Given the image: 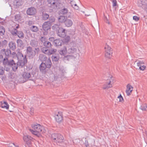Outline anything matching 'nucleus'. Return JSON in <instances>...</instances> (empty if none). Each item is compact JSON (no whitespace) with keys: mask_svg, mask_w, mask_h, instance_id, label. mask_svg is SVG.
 I'll return each mask as SVG.
<instances>
[{"mask_svg":"<svg viewBox=\"0 0 147 147\" xmlns=\"http://www.w3.org/2000/svg\"><path fill=\"white\" fill-rule=\"evenodd\" d=\"M84 144L86 147H88L89 146V144L87 140L85 141Z\"/></svg>","mask_w":147,"mask_h":147,"instance_id":"obj_54","label":"nucleus"},{"mask_svg":"<svg viewBox=\"0 0 147 147\" xmlns=\"http://www.w3.org/2000/svg\"><path fill=\"white\" fill-rule=\"evenodd\" d=\"M67 53L69 54H73V55H76L77 49L74 47H68Z\"/></svg>","mask_w":147,"mask_h":147,"instance_id":"obj_11","label":"nucleus"},{"mask_svg":"<svg viewBox=\"0 0 147 147\" xmlns=\"http://www.w3.org/2000/svg\"><path fill=\"white\" fill-rule=\"evenodd\" d=\"M55 21V18L51 16L49 18V21L47 22H49V23L50 24H51L52 23L54 22Z\"/></svg>","mask_w":147,"mask_h":147,"instance_id":"obj_40","label":"nucleus"},{"mask_svg":"<svg viewBox=\"0 0 147 147\" xmlns=\"http://www.w3.org/2000/svg\"><path fill=\"white\" fill-rule=\"evenodd\" d=\"M1 107L3 108L8 109L9 108V105L6 101H4L3 102H1Z\"/></svg>","mask_w":147,"mask_h":147,"instance_id":"obj_27","label":"nucleus"},{"mask_svg":"<svg viewBox=\"0 0 147 147\" xmlns=\"http://www.w3.org/2000/svg\"><path fill=\"white\" fill-rule=\"evenodd\" d=\"M112 51L105 52V57L108 59H110L112 56Z\"/></svg>","mask_w":147,"mask_h":147,"instance_id":"obj_34","label":"nucleus"},{"mask_svg":"<svg viewBox=\"0 0 147 147\" xmlns=\"http://www.w3.org/2000/svg\"><path fill=\"white\" fill-rule=\"evenodd\" d=\"M68 12V10L66 8H63L60 11V13L63 15L66 14Z\"/></svg>","mask_w":147,"mask_h":147,"instance_id":"obj_29","label":"nucleus"},{"mask_svg":"<svg viewBox=\"0 0 147 147\" xmlns=\"http://www.w3.org/2000/svg\"><path fill=\"white\" fill-rule=\"evenodd\" d=\"M17 35L20 38H23L24 37V34L23 32L21 31H18Z\"/></svg>","mask_w":147,"mask_h":147,"instance_id":"obj_30","label":"nucleus"},{"mask_svg":"<svg viewBox=\"0 0 147 147\" xmlns=\"http://www.w3.org/2000/svg\"><path fill=\"white\" fill-rule=\"evenodd\" d=\"M133 19L136 21H138L139 20V17L137 16H134L133 17Z\"/></svg>","mask_w":147,"mask_h":147,"instance_id":"obj_53","label":"nucleus"},{"mask_svg":"<svg viewBox=\"0 0 147 147\" xmlns=\"http://www.w3.org/2000/svg\"><path fill=\"white\" fill-rule=\"evenodd\" d=\"M22 17L20 14H16L15 16V20L16 21H18L19 20H21Z\"/></svg>","mask_w":147,"mask_h":147,"instance_id":"obj_39","label":"nucleus"},{"mask_svg":"<svg viewBox=\"0 0 147 147\" xmlns=\"http://www.w3.org/2000/svg\"><path fill=\"white\" fill-rule=\"evenodd\" d=\"M117 98L119 99V101L120 102H123L124 100L121 94H120V95L118 96Z\"/></svg>","mask_w":147,"mask_h":147,"instance_id":"obj_47","label":"nucleus"},{"mask_svg":"<svg viewBox=\"0 0 147 147\" xmlns=\"http://www.w3.org/2000/svg\"><path fill=\"white\" fill-rule=\"evenodd\" d=\"M70 39V37L69 36H67L65 38V40L66 42H68Z\"/></svg>","mask_w":147,"mask_h":147,"instance_id":"obj_55","label":"nucleus"},{"mask_svg":"<svg viewBox=\"0 0 147 147\" xmlns=\"http://www.w3.org/2000/svg\"><path fill=\"white\" fill-rule=\"evenodd\" d=\"M13 60H9L7 57H5L3 60V63L5 67L8 66L9 67Z\"/></svg>","mask_w":147,"mask_h":147,"instance_id":"obj_13","label":"nucleus"},{"mask_svg":"<svg viewBox=\"0 0 147 147\" xmlns=\"http://www.w3.org/2000/svg\"><path fill=\"white\" fill-rule=\"evenodd\" d=\"M76 57L75 55H68L65 56L63 58V59L65 60L69 61L72 59H75Z\"/></svg>","mask_w":147,"mask_h":147,"instance_id":"obj_20","label":"nucleus"},{"mask_svg":"<svg viewBox=\"0 0 147 147\" xmlns=\"http://www.w3.org/2000/svg\"><path fill=\"white\" fill-rule=\"evenodd\" d=\"M9 48L12 50H14L16 48V43L12 42H10L8 44Z\"/></svg>","mask_w":147,"mask_h":147,"instance_id":"obj_19","label":"nucleus"},{"mask_svg":"<svg viewBox=\"0 0 147 147\" xmlns=\"http://www.w3.org/2000/svg\"><path fill=\"white\" fill-rule=\"evenodd\" d=\"M54 40V38L53 37H50V38H49V40L50 41H53V40Z\"/></svg>","mask_w":147,"mask_h":147,"instance_id":"obj_59","label":"nucleus"},{"mask_svg":"<svg viewBox=\"0 0 147 147\" xmlns=\"http://www.w3.org/2000/svg\"><path fill=\"white\" fill-rule=\"evenodd\" d=\"M44 63L46 65L47 67V68H49L51 66L52 63L50 59L48 58L47 61H45Z\"/></svg>","mask_w":147,"mask_h":147,"instance_id":"obj_21","label":"nucleus"},{"mask_svg":"<svg viewBox=\"0 0 147 147\" xmlns=\"http://www.w3.org/2000/svg\"><path fill=\"white\" fill-rule=\"evenodd\" d=\"M8 147H19V146L14 143L10 144L8 145Z\"/></svg>","mask_w":147,"mask_h":147,"instance_id":"obj_48","label":"nucleus"},{"mask_svg":"<svg viewBox=\"0 0 147 147\" xmlns=\"http://www.w3.org/2000/svg\"><path fill=\"white\" fill-rule=\"evenodd\" d=\"M24 142L28 146H30L31 145V141L33 138L29 136H24L23 137Z\"/></svg>","mask_w":147,"mask_h":147,"instance_id":"obj_7","label":"nucleus"},{"mask_svg":"<svg viewBox=\"0 0 147 147\" xmlns=\"http://www.w3.org/2000/svg\"><path fill=\"white\" fill-rule=\"evenodd\" d=\"M140 109L143 111H146L147 110V104L142 105L141 106Z\"/></svg>","mask_w":147,"mask_h":147,"instance_id":"obj_41","label":"nucleus"},{"mask_svg":"<svg viewBox=\"0 0 147 147\" xmlns=\"http://www.w3.org/2000/svg\"><path fill=\"white\" fill-rule=\"evenodd\" d=\"M104 49H105V52H109L112 51L111 50V48L107 45H105Z\"/></svg>","mask_w":147,"mask_h":147,"instance_id":"obj_37","label":"nucleus"},{"mask_svg":"<svg viewBox=\"0 0 147 147\" xmlns=\"http://www.w3.org/2000/svg\"><path fill=\"white\" fill-rule=\"evenodd\" d=\"M114 78L112 76H110L108 78L107 82L103 86L104 89H108L112 87V84L114 83Z\"/></svg>","mask_w":147,"mask_h":147,"instance_id":"obj_5","label":"nucleus"},{"mask_svg":"<svg viewBox=\"0 0 147 147\" xmlns=\"http://www.w3.org/2000/svg\"><path fill=\"white\" fill-rule=\"evenodd\" d=\"M133 88L132 86L129 84H128L127 86V89L126 92L127 95L131 94L133 90Z\"/></svg>","mask_w":147,"mask_h":147,"instance_id":"obj_17","label":"nucleus"},{"mask_svg":"<svg viewBox=\"0 0 147 147\" xmlns=\"http://www.w3.org/2000/svg\"><path fill=\"white\" fill-rule=\"evenodd\" d=\"M3 58V56L1 55H0V60H2Z\"/></svg>","mask_w":147,"mask_h":147,"instance_id":"obj_61","label":"nucleus"},{"mask_svg":"<svg viewBox=\"0 0 147 147\" xmlns=\"http://www.w3.org/2000/svg\"><path fill=\"white\" fill-rule=\"evenodd\" d=\"M1 53L3 54H4L6 57H9L11 54L10 50L9 49H3L1 50Z\"/></svg>","mask_w":147,"mask_h":147,"instance_id":"obj_12","label":"nucleus"},{"mask_svg":"<svg viewBox=\"0 0 147 147\" xmlns=\"http://www.w3.org/2000/svg\"><path fill=\"white\" fill-rule=\"evenodd\" d=\"M41 60L42 61H47V57L45 56V55H42V56L41 57Z\"/></svg>","mask_w":147,"mask_h":147,"instance_id":"obj_45","label":"nucleus"},{"mask_svg":"<svg viewBox=\"0 0 147 147\" xmlns=\"http://www.w3.org/2000/svg\"><path fill=\"white\" fill-rule=\"evenodd\" d=\"M67 18H66L65 16H60L58 18V20L60 22L65 23Z\"/></svg>","mask_w":147,"mask_h":147,"instance_id":"obj_22","label":"nucleus"},{"mask_svg":"<svg viewBox=\"0 0 147 147\" xmlns=\"http://www.w3.org/2000/svg\"><path fill=\"white\" fill-rule=\"evenodd\" d=\"M59 58V57L58 55H54L52 56L51 59L53 61H57Z\"/></svg>","mask_w":147,"mask_h":147,"instance_id":"obj_26","label":"nucleus"},{"mask_svg":"<svg viewBox=\"0 0 147 147\" xmlns=\"http://www.w3.org/2000/svg\"><path fill=\"white\" fill-rule=\"evenodd\" d=\"M17 43L18 46L20 47H22L23 45V41L20 39H18L17 40Z\"/></svg>","mask_w":147,"mask_h":147,"instance_id":"obj_38","label":"nucleus"},{"mask_svg":"<svg viewBox=\"0 0 147 147\" xmlns=\"http://www.w3.org/2000/svg\"><path fill=\"white\" fill-rule=\"evenodd\" d=\"M30 30L32 32H37L38 30L37 27L35 26H32L30 28Z\"/></svg>","mask_w":147,"mask_h":147,"instance_id":"obj_32","label":"nucleus"},{"mask_svg":"<svg viewBox=\"0 0 147 147\" xmlns=\"http://www.w3.org/2000/svg\"><path fill=\"white\" fill-rule=\"evenodd\" d=\"M30 77L31 75L30 73L26 72H24L22 75V77L24 80H23V82H24L28 80Z\"/></svg>","mask_w":147,"mask_h":147,"instance_id":"obj_16","label":"nucleus"},{"mask_svg":"<svg viewBox=\"0 0 147 147\" xmlns=\"http://www.w3.org/2000/svg\"><path fill=\"white\" fill-rule=\"evenodd\" d=\"M11 54H12V55H13L14 56H17V53L16 54V53L15 52H13L11 53Z\"/></svg>","mask_w":147,"mask_h":147,"instance_id":"obj_60","label":"nucleus"},{"mask_svg":"<svg viewBox=\"0 0 147 147\" xmlns=\"http://www.w3.org/2000/svg\"><path fill=\"white\" fill-rule=\"evenodd\" d=\"M18 30L16 29H14L13 30H12L11 33L13 36H16L17 35Z\"/></svg>","mask_w":147,"mask_h":147,"instance_id":"obj_43","label":"nucleus"},{"mask_svg":"<svg viewBox=\"0 0 147 147\" xmlns=\"http://www.w3.org/2000/svg\"><path fill=\"white\" fill-rule=\"evenodd\" d=\"M106 22L107 23L109 24V22L108 21H107Z\"/></svg>","mask_w":147,"mask_h":147,"instance_id":"obj_64","label":"nucleus"},{"mask_svg":"<svg viewBox=\"0 0 147 147\" xmlns=\"http://www.w3.org/2000/svg\"><path fill=\"white\" fill-rule=\"evenodd\" d=\"M5 33V29L3 26H0V35L3 36Z\"/></svg>","mask_w":147,"mask_h":147,"instance_id":"obj_28","label":"nucleus"},{"mask_svg":"<svg viewBox=\"0 0 147 147\" xmlns=\"http://www.w3.org/2000/svg\"><path fill=\"white\" fill-rule=\"evenodd\" d=\"M46 68H47V67L46 65L44 63H42L40 65L39 67L40 72L44 74H46L47 72Z\"/></svg>","mask_w":147,"mask_h":147,"instance_id":"obj_14","label":"nucleus"},{"mask_svg":"<svg viewBox=\"0 0 147 147\" xmlns=\"http://www.w3.org/2000/svg\"><path fill=\"white\" fill-rule=\"evenodd\" d=\"M52 28L53 29L58 31L57 34L59 36L62 37H65L66 35L65 29L60 27L57 24H55Z\"/></svg>","mask_w":147,"mask_h":147,"instance_id":"obj_4","label":"nucleus"},{"mask_svg":"<svg viewBox=\"0 0 147 147\" xmlns=\"http://www.w3.org/2000/svg\"><path fill=\"white\" fill-rule=\"evenodd\" d=\"M144 64V61H138V62L137 63V66H139L140 65H143V64Z\"/></svg>","mask_w":147,"mask_h":147,"instance_id":"obj_50","label":"nucleus"},{"mask_svg":"<svg viewBox=\"0 0 147 147\" xmlns=\"http://www.w3.org/2000/svg\"><path fill=\"white\" fill-rule=\"evenodd\" d=\"M26 52L27 56L29 58H32L36 55V52L32 50V47L30 46L27 47Z\"/></svg>","mask_w":147,"mask_h":147,"instance_id":"obj_6","label":"nucleus"},{"mask_svg":"<svg viewBox=\"0 0 147 147\" xmlns=\"http://www.w3.org/2000/svg\"><path fill=\"white\" fill-rule=\"evenodd\" d=\"M41 51L42 52L47 55H49L50 50H48L47 48L46 47H42L41 49Z\"/></svg>","mask_w":147,"mask_h":147,"instance_id":"obj_24","label":"nucleus"},{"mask_svg":"<svg viewBox=\"0 0 147 147\" xmlns=\"http://www.w3.org/2000/svg\"><path fill=\"white\" fill-rule=\"evenodd\" d=\"M36 12V9L33 7L29 8L26 11L27 14L30 16L35 15Z\"/></svg>","mask_w":147,"mask_h":147,"instance_id":"obj_10","label":"nucleus"},{"mask_svg":"<svg viewBox=\"0 0 147 147\" xmlns=\"http://www.w3.org/2000/svg\"><path fill=\"white\" fill-rule=\"evenodd\" d=\"M70 4L71 5V6L75 9L76 10L78 9L79 7L74 1H71Z\"/></svg>","mask_w":147,"mask_h":147,"instance_id":"obj_31","label":"nucleus"},{"mask_svg":"<svg viewBox=\"0 0 147 147\" xmlns=\"http://www.w3.org/2000/svg\"><path fill=\"white\" fill-rule=\"evenodd\" d=\"M62 41L60 39H56L54 40V43L56 46H60L61 45Z\"/></svg>","mask_w":147,"mask_h":147,"instance_id":"obj_25","label":"nucleus"},{"mask_svg":"<svg viewBox=\"0 0 147 147\" xmlns=\"http://www.w3.org/2000/svg\"><path fill=\"white\" fill-rule=\"evenodd\" d=\"M34 109L33 108H30V113L31 115H33L34 113Z\"/></svg>","mask_w":147,"mask_h":147,"instance_id":"obj_56","label":"nucleus"},{"mask_svg":"<svg viewBox=\"0 0 147 147\" xmlns=\"http://www.w3.org/2000/svg\"><path fill=\"white\" fill-rule=\"evenodd\" d=\"M17 57L18 60L17 63H16L13 60L9 66L12 67V70L14 71L17 70L18 67H23L27 62L26 55L24 56L22 52L19 50L17 53Z\"/></svg>","mask_w":147,"mask_h":147,"instance_id":"obj_1","label":"nucleus"},{"mask_svg":"<svg viewBox=\"0 0 147 147\" xmlns=\"http://www.w3.org/2000/svg\"><path fill=\"white\" fill-rule=\"evenodd\" d=\"M65 24L66 26L69 27L72 25L73 22L71 20L67 18L65 22Z\"/></svg>","mask_w":147,"mask_h":147,"instance_id":"obj_23","label":"nucleus"},{"mask_svg":"<svg viewBox=\"0 0 147 147\" xmlns=\"http://www.w3.org/2000/svg\"><path fill=\"white\" fill-rule=\"evenodd\" d=\"M38 44L37 41L35 39L32 40L30 42V45L32 47H34Z\"/></svg>","mask_w":147,"mask_h":147,"instance_id":"obj_33","label":"nucleus"},{"mask_svg":"<svg viewBox=\"0 0 147 147\" xmlns=\"http://www.w3.org/2000/svg\"><path fill=\"white\" fill-rule=\"evenodd\" d=\"M67 49L65 46L63 47V49L59 51V54L63 55H65L67 53Z\"/></svg>","mask_w":147,"mask_h":147,"instance_id":"obj_18","label":"nucleus"},{"mask_svg":"<svg viewBox=\"0 0 147 147\" xmlns=\"http://www.w3.org/2000/svg\"><path fill=\"white\" fill-rule=\"evenodd\" d=\"M51 24H50L49 22H45L42 25V28L43 30L45 31H47L50 28Z\"/></svg>","mask_w":147,"mask_h":147,"instance_id":"obj_15","label":"nucleus"},{"mask_svg":"<svg viewBox=\"0 0 147 147\" xmlns=\"http://www.w3.org/2000/svg\"><path fill=\"white\" fill-rule=\"evenodd\" d=\"M47 1L51 7L55 9L57 7L58 0H48Z\"/></svg>","mask_w":147,"mask_h":147,"instance_id":"obj_9","label":"nucleus"},{"mask_svg":"<svg viewBox=\"0 0 147 147\" xmlns=\"http://www.w3.org/2000/svg\"><path fill=\"white\" fill-rule=\"evenodd\" d=\"M6 70L7 71H9V68L6 69Z\"/></svg>","mask_w":147,"mask_h":147,"instance_id":"obj_62","label":"nucleus"},{"mask_svg":"<svg viewBox=\"0 0 147 147\" xmlns=\"http://www.w3.org/2000/svg\"><path fill=\"white\" fill-rule=\"evenodd\" d=\"M4 72V69L3 67H0V75H2Z\"/></svg>","mask_w":147,"mask_h":147,"instance_id":"obj_49","label":"nucleus"},{"mask_svg":"<svg viewBox=\"0 0 147 147\" xmlns=\"http://www.w3.org/2000/svg\"><path fill=\"white\" fill-rule=\"evenodd\" d=\"M138 66L139 67V69L140 70L142 71L144 70L145 69L146 67V66L143 65H140Z\"/></svg>","mask_w":147,"mask_h":147,"instance_id":"obj_46","label":"nucleus"},{"mask_svg":"<svg viewBox=\"0 0 147 147\" xmlns=\"http://www.w3.org/2000/svg\"><path fill=\"white\" fill-rule=\"evenodd\" d=\"M112 3L113 7H114L117 5V2L116 0H113Z\"/></svg>","mask_w":147,"mask_h":147,"instance_id":"obj_52","label":"nucleus"},{"mask_svg":"<svg viewBox=\"0 0 147 147\" xmlns=\"http://www.w3.org/2000/svg\"><path fill=\"white\" fill-rule=\"evenodd\" d=\"M31 127L32 129H30V131L32 134L38 137H40L42 136L41 134L45 133L46 132L44 127L37 123L32 124Z\"/></svg>","mask_w":147,"mask_h":147,"instance_id":"obj_2","label":"nucleus"},{"mask_svg":"<svg viewBox=\"0 0 147 147\" xmlns=\"http://www.w3.org/2000/svg\"><path fill=\"white\" fill-rule=\"evenodd\" d=\"M143 7L145 11L146 12V13L147 14V4L144 5Z\"/></svg>","mask_w":147,"mask_h":147,"instance_id":"obj_58","label":"nucleus"},{"mask_svg":"<svg viewBox=\"0 0 147 147\" xmlns=\"http://www.w3.org/2000/svg\"><path fill=\"white\" fill-rule=\"evenodd\" d=\"M50 50L49 55L56 53L57 50L56 49H51Z\"/></svg>","mask_w":147,"mask_h":147,"instance_id":"obj_44","label":"nucleus"},{"mask_svg":"<svg viewBox=\"0 0 147 147\" xmlns=\"http://www.w3.org/2000/svg\"><path fill=\"white\" fill-rule=\"evenodd\" d=\"M43 45L47 48H49L52 46L51 43L48 41H46L44 43Z\"/></svg>","mask_w":147,"mask_h":147,"instance_id":"obj_36","label":"nucleus"},{"mask_svg":"<svg viewBox=\"0 0 147 147\" xmlns=\"http://www.w3.org/2000/svg\"><path fill=\"white\" fill-rule=\"evenodd\" d=\"M22 4L23 2L22 1L18 0L16 2V5L17 7H19V6L22 5Z\"/></svg>","mask_w":147,"mask_h":147,"instance_id":"obj_42","label":"nucleus"},{"mask_svg":"<svg viewBox=\"0 0 147 147\" xmlns=\"http://www.w3.org/2000/svg\"><path fill=\"white\" fill-rule=\"evenodd\" d=\"M40 40L43 44L44 42H45L46 41H47L46 38L45 37H42L40 39Z\"/></svg>","mask_w":147,"mask_h":147,"instance_id":"obj_51","label":"nucleus"},{"mask_svg":"<svg viewBox=\"0 0 147 147\" xmlns=\"http://www.w3.org/2000/svg\"><path fill=\"white\" fill-rule=\"evenodd\" d=\"M34 22L33 21H29L28 22V25L30 26L34 24Z\"/></svg>","mask_w":147,"mask_h":147,"instance_id":"obj_57","label":"nucleus"},{"mask_svg":"<svg viewBox=\"0 0 147 147\" xmlns=\"http://www.w3.org/2000/svg\"><path fill=\"white\" fill-rule=\"evenodd\" d=\"M19 25L18 24L17 26L16 27V29H17L18 28H19Z\"/></svg>","mask_w":147,"mask_h":147,"instance_id":"obj_63","label":"nucleus"},{"mask_svg":"<svg viewBox=\"0 0 147 147\" xmlns=\"http://www.w3.org/2000/svg\"><path fill=\"white\" fill-rule=\"evenodd\" d=\"M55 117L56 121L58 123L61 122L63 120V114L61 112H58Z\"/></svg>","mask_w":147,"mask_h":147,"instance_id":"obj_8","label":"nucleus"},{"mask_svg":"<svg viewBox=\"0 0 147 147\" xmlns=\"http://www.w3.org/2000/svg\"><path fill=\"white\" fill-rule=\"evenodd\" d=\"M49 18V15L46 13H43L42 14V18L44 20H47Z\"/></svg>","mask_w":147,"mask_h":147,"instance_id":"obj_35","label":"nucleus"},{"mask_svg":"<svg viewBox=\"0 0 147 147\" xmlns=\"http://www.w3.org/2000/svg\"><path fill=\"white\" fill-rule=\"evenodd\" d=\"M51 140L54 143L60 145L63 142V137L59 134H53L51 135Z\"/></svg>","mask_w":147,"mask_h":147,"instance_id":"obj_3","label":"nucleus"}]
</instances>
